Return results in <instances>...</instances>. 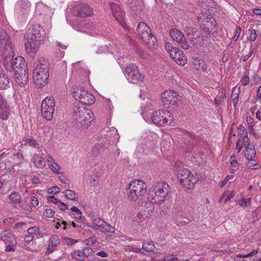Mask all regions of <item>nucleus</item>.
<instances>
[{
    "label": "nucleus",
    "instance_id": "obj_32",
    "mask_svg": "<svg viewBox=\"0 0 261 261\" xmlns=\"http://www.w3.org/2000/svg\"><path fill=\"white\" fill-rule=\"evenodd\" d=\"M105 148V146L102 143H97L91 151L93 156H97Z\"/></svg>",
    "mask_w": 261,
    "mask_h": 261
},
{
    "label": "nucleus",
    "instance_id": "obj_21",
    "mask_svg": "<svg viewBox=\"0 0 261 261\" xmlns=\"http://www.w3.org/2000/svg\"><path fill=\"white\" fill-rule=\"evenodd\" d=\"M54 112V107H44L41 106V113L43 117L47 120H51Z\"/></svg>",
    "mask_w": 261,
    "mask_h": 261
},
{
    "label": "nucleus",
    "instance_id": "obj_30",
    "mask_svg": "<svg viewBox=\"0 0 261 261\" xmlns=\"http://www.w3.org/2000/svg\"><path fill=\"white\" fill-rule=\"evenodd\" d=\"M92 220V227L95 229L100 231L106 222L99 218H94Z\"/></svg>",
    "mask_w": 261,
    "mask_h": 261
},
{
    "label": "nucleus",
    "instance_id": "obj_29",
    "mask_svg": "<svg viewBox=\"0 0 261 261\" xmlns=\"http://www.w3.org/2000/svg\"><path fill=\"white\" fill-rule=\"evenodd\" d=\"M243 144L244 145L250 146V140L248 137L247 133L240 134V138L236 143V147H238L240 144Z\"/></svg>",
    "mask_w": 261,
    "mask_h": 261
},
{
    "label": "nucleus",
    "instance_id": "obj_63",
    "mask_svg": "<svg viewBox=\"0 0 261 261\" xmlns=\"http://www.w3.org/2000/svg\"><path fill=\"white\" fill-rule=\"evenodd\" d=\"M96 255L98 256H99L100 257H106L109 256L108 253L103 251H100L96 253Z\"/></svg>",
    "mask_w": 261,
    "mask_h": 261
},
{
    "label": "nucleus",
    "instance_id": "obj_40",
    "mask_svg": "<svg viewBox=\"0 0 261 261\" xmlns=\"http://www.w3.org/2000/svg\"><path fill=\"white\" fill-rule=\"evenodd\" d=\"M188 35L191 34L193 37L191 38V40L194 42V43H197L200 38V36L197 35V30L195 29L192 28L189 32L188 33Z\"/></svg>",
    "mask_w": 261,
    "mask_h": 261
},
{
    "label": "nucleus",
    "instance_id": "obj_51",
    "mask_svg": "<svg viewBox=\"0 0 261 261\" xmlns=\"http://www.w3.org/2000/svg\"><path fill=\"white\" fill-rule=\"evenodd\" d=\"M55 212L51 209H46L44 213V216L46 218H51L54 216Z\"/></svg>",
    "mask_w": 261,
    "mask_h": 261
},
{
    "label": "nucleus",
    "instance_id": "obj_28",
    "mask_svg": "<svg viewBox=\"0 0 261 261\" xmlns=\"http://www.w3.org/2000/svg\"><path fill=\"white\" fill-rule=\"evenodd\" d=\"M51 244H49L47 248V253H51L54 251L58 242V237L57 236H53L49 240Z\"/></svg>",
    "mask_w": 261,
    "mask_h": 261
},
{
    "label": "nucleus",
    "instance_id": "obj_34",
    "mask_svg": "<svg viewBox=\"0 0 261 261\" xmlns=\"http://www.w3.org/2000/svg\"><path fill=\"white\" fill-rule=\"evenodd\" d=\"M84 89L77 86H73L71 89V93L73 97L77 100V97H80Z\"/></svg>",
    "mask_w": 261,
    "mask_h": 261
},
{
    "label": "nucleus",
    "instance_id": "obj_11",
    "mask_svg": "<svg viewBox=\"0 0 261 261\" xmlns=\"http://www.w3.org/2000/svg\"><path fill=\"white\" fill-rule=\"evenodd\" d=\"M125 71L127 79L129 81H132V83L134 81H142L144 80V76L140 73L138 67L135 64H129L126 67Z\"/></svg>",
    "mask_w": 261,
    "mask_h": 261
},
{
    "label": "nucleus",
    "instance_id": "obj_39",
    "mask_svg": "<svg viewBox=\"0 0 261 261\" xmlns=\"http://www.w3.org/2000/svg\"><path fill=\"white\" fill-rule=\"evenodd\" d=\"M154 205L155 204L152 203L151 201H148V202H146L144 205L145 211L147 212L148 215H150L153 213L154 209Z\"/></svg>",
    "mask_w": 261,
    "mask_h": 261
},
{
    "label": "nucleus",
    "instance_id": "obj_17",
    "mask_svg": "<svg viewBox=\"0 0 261 261\" xmlns=\"http://www.w3.org/2000/svg\"><path fill=\"white\" fill-rule=\"evenodd\" d=\"M110 8L115 18L118 21L122 20L124 15V13L122 11L119 6L115 3H110Z\"/></svg>",
    "mask_w": 261,
    "mask_h": 261
},
{
    "label": "nucleus",
    "instance_id": "obj_50",
    "mask_svg": "<svg viewBox=\"0 0 261 261\" xmlns=\"http://www.w3.org/2000/svg\"><path fill=\"white\" fill-rule=\"evenodd\" d=\"M111 132L113 133L112 134L114 135L113 136V143H116L119 139V136L117 132V129H114L111 130Z\"/></svg>",
    "mask_w": 261,
    "mask_h": 261
},
{
    "label": "nucleus",
    "instance_id": "obj_37",
    "mask_svg": "<svg viewBox=\"0 0 261 261\" xmlns=\"http://www.w3.org/2000/svg\"><path fill=\"white\" fill-rule=\"evenodd\" d=\"M41 106L44 107H55V101L53 97H46L44 98L42 102Z\"/></svg>",
    "mask_w": 261,
    "mask_h": 261
},
{
    "label": "nucleus",
    "instance_id": "obj_20",
    "mask_svg": "<svg viewBox=\"0 0 261 261\" xmlns=\"http://www.w3.org/2000/svg\"><path fill=\"white\" fill-rule=\"evenodd\" d=\"M198 178L191 174L188 178L185 179L180 182V184L186 189H191L194 187L195 184L198 181Z\"/></svg>",
    "mask_w": 261,
    "mask_h": 261
},
{
    "label": "nucleus",
    "instance_id": "obj_12",
    "mask_svg": "<svg viewBox=\"0 0 261 261\" xmlns=\"http://www.w3.org/2000/svg\"><path fill=\"white\" fill-rule=\"evenodd\" d=\"M198 144V140L193 134L187 136L184 139V143L181 146V151L184 153H190L195 147Z\"/></svg>",
    "mask_w": 261,
    "mask_h": 261
},
{
    "label": "nucleus",
    "instance_id": "obj_18",
    "mask_svg": "<svg viewBox=\"0 0 261 261\" xmlns=\"http://www.w3.org/2000/svg\"><path fill=\"white\" fill-rule=\"evenodd\" d=\"M169 186L166 182H160L151 188V190L162 194L169 195Z\"/></svg>",
    "mask_w": 261,
    "mask_h": 261
},
{
    "label": "nucleus",
    "instance_id": "obj_7",
    "mask_svg": "<svg viewBox=\"0 0 261 261\" xmlns=\"http://www.w3.org/2000/svg\"><path fill=\"white\" fill-rule=\"evenodd\" d=\"M173 119V116L168 111L160 110L154 111L151 116L152 122L158 125L165 126L170 124Z\"/></svg>",
    "mask_w": 261,
    "mask_h": 261
},
{
    "label": "nucleus",
    "instance_id": "obj_46",
    "mask_svg": "<svg viewBox=\"0 0 261 261\" xmlns=\"http://www.w3.org/2000/svg\"><path fill=\"white\" fill-rule=\"evenodd\" d=\"M250 36L248 37V40L251 42H254L257 37L256 31L254 29H250Z\"/></svg>",
    "mask_w": 261,
    "mask_h": 261
},
{
    "label": "nucleus",
    "instance_id": "obj_14",
    "mask_svg": "<svg viewBox=\"0 0 261 261\" xmlns=\"http://www.w3.org/2000/svg\"><path fill=\"white\" fill-rule=\"evenodd\" d=\"M29 72L28 69L25 71H20L14 73L15 82L20 87H24L28 82Z\"/></svg>",
    "mask_w": 261,
    "mask_h": 261
},
{
    "label": "nucleus",
    "instance_id": "obj_64",
    "mask_svg": "<svg viewBox=\"0 0 261 261\" xmlns=\"http://www.w3.org/2000/svg\"><path fill=\"white\" fill-rule=\"evenodd\" d=\"M255 98L256 100L261 99V86L258 88Z\"/></svg>",
    "mask_w": 261,
    "mask_h": 261
},
{
    "label": "nucleus",
    "instance_id": "obj_57",
    "mask_svg": "<svg viewBox=\"0 0 261 261\" xmlns=\"http://www.w3.org/2000/svg\"><path fill=\"white\" fill-rule=\"evenodd\" d=\"M47 201L50 203L58 204L60 200L53 196H49L47 197Z\"/></svg>",
    "mask_w": 261,
    "mask_h": 261
},
{
    "label": "nucleus",
    "instance_id": "obj_61",
    "mask_svg": "<svg viewBox=\"0 0 261 261\" xmlns=\"http://www.w3.org/2000/svg\"><path fill=\"white\" fill-rule=\"evenodd\" d=\"M250 198H248L247 199H244V198H243L242 199L241 201V205L242 206H247V204L248 203L250 202Z\"/></svg>",
    "mask_w": 261,
    "mask_h": 261
},
{
    "label": "nucleus",
    "instance_id": "obj_5",
    "mask_svg": "<svg viewBox=\"0 0 261 261\" xmlns=\"http://www.w3.org/2000/svg\"><path fill=\"white\" fill-rule=\"evenodd\" d=\"M146 193V186L145 183L141 180L132 181L126 188V195L128 200L136 201L142 198Z\"/></svg>",
    "mask_w": 261,
    "mask_h": 261
},
{
    "label": "nucleus",
    "instance_id": "obj_43",
    "mask_svg": "<svg viewBox=\"0 0 261 261\" xmlns=\"http://www.w3.org/2000/svg\"><path fill=\"white\" fill-rule=\"evenodd\" d=\"M48 167L49 169L54 172L57 173L58 175L61 174V173L59 171V170L61 169V167L55 162H54V163H51V164L49 165Z\"/></svg>",
    "mask_w": 261,
    "mask_h": 261
},
{
    "label": "nucleus",
    "instance_id": "obj_53",
    "mask_svg": "<svg viewBox=\"0 0 261 261\" xmlns=\"http://www.w3.org/2000/svg\"><path fill=\"white\" fill-rule=\"evenodd\" d=\"M13 237L12 233L10 232V230H6L5 231H4V234L2 236V240H5V239H10Z\"/></svg>",
    "mask_w": 261,
    "mask_h": 261
},
{
    "label": "nucleus",
    "instance_id": "obj_27",
    "mask_svg": "<svg viewBox=\"0 0 261 261\" xmlns=\"http://www.w3.org/2000/svg\"><path fill=\"white\" fill-rule=\"evenodd\" d=\"M20 59H21V60L20 59L19 63H20L21 62V64H19L17 63L14 67V70L13 72H14V73L20 71H25V70L28 69L24 59L21 56Z\"/></svg>",
    "mask_w": 261,
    "mask_h": 261
},
{
    "label": "nucleus",
    "instance_id": "obj_3",
    "mask_svg": "<svg viewBox=\"0 0 261 261\" xmlns=\"http://www.w3.org/2000/svg\"><path fill=\"white\" fill-rule=\"evenodd\" d=\"M34 67L33 79L34 82L41 86L46 85L49 76V64L48 61L41 59L34 63Z\"/></svg>",
    "mask_w": 261,
    "mask_h": 261
},
{
    "label": "nucleus",
    "instance_id": "obj_1",
    "mask_svg": "<svg viewBox=\"0 0 261 261\" xmlns=\"http://www.w3.org/2000/svg\"><path fill=\"white\" fill-rule=\"evenodd\" d=\"M45 37V31L39 24L31 26L26 35L28 41L25 42V47L28 53L35 55L42 43Z\"/></svg>",
    "mask_w": 261,
    "mask_h": 261
},
{
    "label": "nucleus",
    "instance_id": "obj_59",
    "mask_svg": "<svg viewBox=\"0 0 261 261\" xmlns=\"http://www.w3.org/2000/svg\"><path fill=\"white\" fill-rule=\"evenodd\" d=\"M249 82L250 79L248 75L244 76L242 80V85L244 86L248 85L249 83Z\"/></svg>",
    "mask_w": 261,
    "mask_h": 261
},
{
    "label": "nucleus",
    "instance_id": "obj_22",
    "mask_svg": "<svg viewBox=\"0 0 261 261\" xmlns=\"http://www.w3.org/2000/svg\"><path fill=\"white\" fill-rule=\"evenodd\" d=\"M170 203L171 200L169 194L167 195V196H164L162 199H161L157 205L162 211L165 212L170 206Z\"/></svg>",
    "mask_w": 261,
    "mask_h": 261
},
{
    "label": "nucleus",
    "instance_id": "obj_41",
    "mask_svg": "<svg viewBox=\"0 0 261 261\" xmlns=\"http://www.w3.org/2000/svg\"><path fill=\"white\" fill-rule=\"evenodd\" d=\"M234 194L233 192H224L223 193V194L222 195L221 198H220V201L222 200V198H223L224 197H226L225 199H224V202L226 203H227L231 198H232V197L234 196Z\"/></svg>",
    "mask_w": 261,
    "mask_h": 261
},
{
    "label": "nucleus",
    "instance_id": "obj_42",
    "mask_svg": "<svg viewBox=\"0 0 261 261\" xmlns=\"http://www.w3.org/2000/svg\"><path fill=\"white\" fill-rule=\"evenodd\" d=\"M23 141L25 143L24 144L29 145L33 147H36L38 145V143L37 142V141L32 138H24L23 139Z\"/></svg>",
    "mask_w": 261,
    "mask_h": 261
},
{
    "label": "nucleus",
    "instance_id": "obj_35",
    "mask_svg": "<svg viewBox=\"0 0 261 261\" xmlns=\"http://www.w3.org/2000/svg\"><path fill=\"white\" fill-rule=\"evenodd\" d=\"M142 248L146 252H153L155 246L153 243L151 242H145L143 243Z\"/></svg>",
    "mask_w": 261,
    "mask_h": 261
},
{
    "label": "nucleus",
    "instance_id": "obj_24",
    "mask_svg": "<svg viewBox=\"0 0 261 261\" xmlns=\"http://www.w3.org/2000/svg\"><path fill=\"white\" fill-rule=\"evenodd\" d=\"M32 162L34 163L35 166L38 168H43L45 165L44 158L40 156L37 154H34L32 159Z\"/></svg>",
    "mask_w": 261,
    "mask_h": 261
},
{
    "label": "nucleus",
    "instance_id": "obj_45",
    "mask_svg": "<svg viewBox=\"0 0 261 261\" xmlns=\"http://www.w3.org/2000/svg\"><path fill=\"white\" fill-rule=\"evenodd\" d=\"M181 53V50L178 47H174L170 52V57L174 60L175 57L177 56L179 53Z\"/></svg>",
    "mask_w": 261,
    "mask_h": 261
},
{
    "label": "nucleus",
    "instance_id": "obj_60",
    "mask_svg": "<svg viewBox=\"0 0 261 261\" xmlns=\"http://www.w3.org/2000/svg\"><path fill=\"white\" fill-rule=\"evenodd\" d=\"M177 259V258L172 255L167 256L163 259L164 261H175Z\"/></svg>",
    "mask_w": 261,
    "mask_h": 261
},
{
    "label": "nucleus",
    "instance_id": "obj_6",
    "mask_svg": "<svg viewBox=\"0 0 261 261\" xmlns=\"http://www.w3.org/2000/svg\"><path fill=\"white\" fill-rule=\"evenodd\" d=\"M136 31L139 37L147 44L149 47L157 45L155 37L151 34V29L144 22L138 24Z\"/></svg>",
    "mask_w": 261,
    "mask_h": 261
},
{
    "label": "nucleus",
    "instance_id": "obj_38",
    "mask_svg": "<svg viewBox=\"0 0 261 261\" xmlns=\"http://www.w3.org/2000/svg\"><path fill=\"white\" fill-rule=\"evenodd\" d=\"M64 194L65 197L68 199L73 201L76 200V198L75 197L76 193L73 191L71 190H65L64 192Z\"/></svg>",
    "mask_w": 261,
    "mask_h": 261
},
{
    "label": "nucleus",
    "instance_id": "obj_4",
    "mask_svg": "<svg viewBox=\"0 0 261 261\" xmlns=\"http://www.w3.org/2000/svg\"><path fill=\"white\" fill-rule=\"evenodd\" d=\"M93 113L85 107H75L73 111V118L75 124L83 129L87 128L93 121Z\"/></svg>",
    "mask_w": 261,
    "mask_h": 261
},
{
    "label": "nucleus",
    "instance_id": "obj_31",
    "mask_svg": "<svg viewBox=\"0 0 261 261\" xmlns=\"http://www.w3.org/2000/svg\"><path fill=\"white\" fill-rule=\"evenodd\" d=\"M174 60L178 65L184 66L187 62V58L184 54V52L181 50V53H179V54H178L177 56L175 57Z\"/></svg>",
    "mask_w": 261,
    "mask_h": 261
},
{
    "label": "nucleus",
    "instance_id": "obj_33",
    "mask_svg": "<svg viewBox=\"0 0 261 261\" xmlns=\"http://www.w3.org/2000/svg\"><path fill=\"white\" fill-rule=\"evenodd\" d=\"M9 198L11 201L14 204H20L22 202V198L20 195L16 192H12L9 196Z\"/></svg>",
    "mask_w": 261,
    "mask_h": 261
},
{
    "label": "nucleus",
    "instance_id": "obj_44",
    "mask_svg": "<svg viewBox=\"0 0 261 261\" xmlns=\"http://www.w3.org/2000/svg\"><path fill=\"white\" fill-rule=\"evenodd\" d=\"M82 252L83 255L84 256V259H85V257L92 255L93 253V251L92 249L90 247H85L82 251Z\"/></svg>",
    "mask_w": 261,
    "mask_h": 261
},
{
    "label": "nucleus",
    "instance_id": "obj_10",
    "mask_svg": "<svg viewBox=\"0 0 261 261\" xmlns=\"http://www.w3.org/2000/svg\"><path fill=\"white\" fill-rule=\"evenodd\" d=\"M161 100L165 106L176 105L179 100L180 96L178 93L172 90H166L161 96Z\"/></svg>",
    "mask_w": 261,
    "mask_h": 261
},
{
    "label": "nucleus",
    "instance_id": "obj_62",
    "mask_svg": "<svg viewBox=\"0 0 261 261\" xmlns=\"http://www.w3.org/2000/svg\"><path fill=\"white\" fill-rule=\"evenodd\" d=\"M110 226L111 225H110L108 223L105 222V224H103V226L102 227L100 231L108 232Z\"/></svg>",
    "mask_w": 261,
    "mask_h": 261
},
{
    "label": "nucleus",
    "instance_id": "obj_8",
    "mask_svg": "<svg viewBox=\"0 0 261 261\" xmlns=\"http://www.w3.org/2000/svg\"><path fill=\"white\" fill-rule=\"evenodd\" d=\"M198 22L200 23V30L208 35L213 34L216 31V22L212 17H208L206 13H202L198 16Z\"/></svg>",
    "mask_w": 261,
    "mask_h": 261
},
{
    "label": "nucleus",
    "instance_id": "obj_58",
    "mask_svg": "<svg viewBox=\"0 0 261 261\" xmlns=\"http://www.w3.org/2000/svg\"><path fill=\"white\" fill-rule=\"evenodd\" d=\"M39 202L37 198L35 196L31 197V204L32 206L35 207L38 205Z\"/></svg>",
    "mask_w": 261,
    "mask_h": 261
},
{
    "label": "nucleus",
    "instance_id": "obj_2",
    "mask_svg": "<svg viewBox=\"0 0 261 261\" xmlns=\"http://www.w3.org/2000/svg\"><path fill=\"white\" fill-rule=\"evenodd\" d=\"M0 43L2 47H4L5 50L3 54V64L7 71L10 72L14 70V67L17 63H19L20 56H17L15 58L13 57V43L10 41L9 36L7 33L3 32L0 35Z\"/></svg>",
    "mask_w": 261,
    "mask_h": 261
},
{
    "label": "nucleus",
    "instance_id": "obj_19",
    "mask_svg": "<svg viewBox=\"0 0 261 261\" xmlns=\"http://www.w3.org/2000/svg\"><path fill=\"white\" fill-rule=\"evenodd\" d=\"M164 196H167V195L162 194L151 190L148 195L147 199L148 201H151L152 203L157 205L160 200L162 199Z\"/></svg>",
    "mask_w": 261,
    "mask_h": 261
},
{
    "label": "nucleus",
    "instance_id": "obj_55",
    "mask_svg": "<svg viewBox=\"0 0 261 261\" xmlns=\"http://www.w3.org/2000/svg\"><path fill=\"white\" fill-rule=\"evenodd\" d=\"M231 97L232 98V102L234 107H236L238 103L239 100V94L233 93L232 92L231 94Z\"/></svg>",
    "mask_w": 261,
    "mask_h": 261
},
{
    "label": "nucleus",
    "instance_id": "obj_56",
    "mask_svg": "<svg viewBox=\"0 0 261 261\" xmlns=\"http://www.w3.org/2000/svg\"><path fill=\"white\" fill-rule=\"evenodd\" d=\"M39 229L37 227H32L29 228L27 231L29 234H37L39 232Z\"/></svg>",
    "mask_w": 261,
    "mask_h": 261
},
{
    "label": "nucleus",
    "instance_id": "obj_16",
    "mask_svg": "<svg viewBox=\"0 0 261 261\" xmlns=\"http://www.w3.org/2000/svg\"><path fill=\"white\" fill-rule=\"evenodd\" d=\"M82 92L80 97H77V100L84 105H91L95 102V97L91 93L88 92L85 89Z\"/></svg>",
    "mask_w": 261,
    "mask_h": 261
},
{
    "label": "nucleus",
    "instance_id": "obj_49",
    "mask_svg": "<svg viewBox=\"0 0 261 261\" xmlns=\"http://www.w3.org/2000/svg\"><path fill=\"white\" fill-rule=\"evenodd\" d=\"M60 192V189L58 186H54L49 188L47 192L51 194H56Z\"/></svg>",
    "mask_w": 261,
    "mask_h": 261
},
{
    "label": "nucleus",
    "instance_id": "obj_26",
    "mask_svg": "<svg viewBox=\"0 0 261 261\" xmlns=\"http://www.w3.org/2000/svg\"><path fill=\"white\" fill-rule=\"evenodd\" d=\"M9 107L7 103L4 104L3 106H0V119L3 120H6L8 119L10 114Z\"/></svg>",
    "mask_w": 261,
    "mask_h": 261
},
{
    "label": "nucleus",
    "instance_id": "obj_13",
    "mask_svg": "<svg viewBox=\"0 0 261 261\" xmlns=\"http://www.w3.org/2000/svg\"><path fill=\"white\" fill-rule=\"evenodd\" d=\"M170 35L174 41L177 43L184 49L189 48V45L186 40L183 34L179 31L173 29L170 31Z\"/></svg>",
    "mask_w": 261,
    "mask_h": 261
},
{
    "label": "nucleus",
    "instance_id": "obj_52",
    "mask_svg": "<svg viewBox=\"0 0 261 261\" xmlns=\"http://www.w3.org/2000/svg\"><path fill=\"white\" fill-rule=\"evenodd\" d=\"M241 33V28L239 26L237 27L236 31V34L232 38V39L234 41H236L239 39Z\"/></svg>",
    "mask_w": 261,
    "mask_h": 261
},
{
    "label": "nucleus",
    "instance_id": "obj_9",
    "mask_svg": "<svg viewBox=\"0 0 261 261\" xmlns=\"http://www.w3.org/2000/svg\"><path fill=\"white\" fill-rule=\"evenodd\" d=\"M71 13L80 17H89L93 13L92 9L87 4L74 3L71 9Z\"/></svg>",
    "mask_w": 261,
    "mask_h": 261
},
{
    "label": "nucleus",
    "instance_id": "obj_54",
    "mask_svg": "<svg viewBox=\"0 0 261 261\" xmlns=\"http://www.w3.org/2000/svg\"><path fill=\"white\" fill-rule=\"evenodd\" d=\"M57 204L58 207L61 211H65L68 209V205L66 204L61 202V201H59Z\"/></svg>",
    "mask_w": 261,
    "mask_h": 261
},
{
    "label": "nucleus",
    "instance_id": "obj_25",
    "mask_svg": "<svg viewBox=\"0 0 261 261\" xmlns=\"http://www.w3.org/2000/svg\"><path fill=\"white\" fill-rule=\"evenodd\" d=\"M192 174L191 172L187 169H180L177 171V177L180 182L185 179L188 178V176Z\"/></svg>",
    "mask_w": 261,
    "mask_h": 261
},
{
    "label": "nucleus",
    "instance_id": "obj_36",
    "mask_svg": "<svg viewBox=\"0 0 261 261\" xmlns=\"http://www.w3.org/2000/svg\"><path fill=\"white\" fill-rule=\"evenodd\" d=\"M71 256L74 259L79 261L84 260V256L83 255L81 250H75L70 253Z\"/></svg>",
    "mask_w": 261,
    "mask_h": 261
},
{
    "label": "nucleus",
    "instance_id": "obj_15",
    "mask_svg": "<svg viewBox=\"0 0 261 261\" xmlns=\"http://www.w3.org/2000/svg\"><path fill=\"white\" fill-rule=\"evenodd\" d=\"M30 10V4L28 0H19L15 5V11L17 13L27 14Z\"/></svg>",
    "mask_w": 261,
    "mask_h": 261
},
{
    "label": "nucleus",
    "instance_id": "obj_23",
    "mask_svg": "<svg viewBox=\"0 0 261 261\" xmlns=\"http://www.w3.org/2000/svg\"><path fill=\"white\" fill-rule=\"evenodd\" d=\"M245 151L244 153L245 156L246 158L248 160H252L253 159L256 154V151L255 150V148L253 146H246L245 145Z\"/></svg>",
    "mask_w": 261,
    "mask_h": 261
},
{
    "label": "nucleus",
    "instance_id": "obj_47",
    "mask_svg": "<svg viewBox=\"0 0 261 261\" xmlns=\"http://www.w3.org/2000/svg\"><path fill=\"white\" fill-rule=\"evenodd\" d=\"M251 162L249 163L248 167L250 169H257L259 168V165L254 160H250Z\"/></svg>",
    "mask_w": 261,
    "mask_h": 261
},
{
    "label": "nucleus",
    "instance_id": "obj_48",
    "mask_svg": "<svg viewBox=\"0 0 261 261\" xmlns=\"http://www.w3.org/2000/svg\"><path fill=\"white\" fill-rule=\"evenodd\" d=\"M124 249L125 251H133L136 253L142 252L141 249L135 248L132 246H129V245L125 246Z\"/></svg>",
    "mask_w": 261,
    "mask_h": 261
}]
</instances>
